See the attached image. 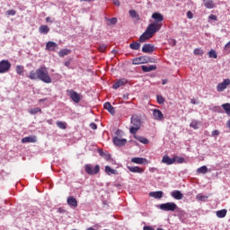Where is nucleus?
Returning <instances> with one entry per match:
<instances>
[{
	"mask_svg": "<svg viewBox=\"0 0 230 230\" xmlns=\"http://www.w3.org/2000/svg\"><path fill=\"white\" fill-rule=\"evenodd\" d=\"M169 44H170V46H176L177 45V40H175L173 39H171L169 40Z\"/></svg>",
	"mask_w": 230,
	"mask_h": 230,
	"instance_id": "49530a36",
	"label": "nucleus"
},
{
	"mask_svg": "<svg viewBox=\"0 0 230 230\" xmlns=\"http://www.w3.org/2000/svg\"><path fill=\"white\" fill-rule=\"evenodd\" d=\"M191 103H193V105H195V101L194 100H191Z\"/></svg>",
	"mask_w": 230,
	"mask_h": 230,
	"instance_id": "0e129e2a",
	"label": "nucleus"
},
{
	"mask_svg": "<svg viewBox=\"0 0 230 230\" xmlns=\"http://www.w3.org/2000/svg\"><path fill=\"white\" fill-rule=\"evenodd\" d=\"M109 22H111V24H116V22H118V19L117 18H111V19H109Z\"/></svg>",
	"mask_w": 230,
	"mask_h": 230,
	"instance_id": "8fccbe9b",
	"label": "nucleus"
},
{
	"mask_svg": "<svg viewBox=\"0 0 230 230\" xmlns=\"http://www.w3.org/2000/svg\"><path fill=\"white\" fill-rule=\"evenodd\" d=\"M141 69L144 73H150V71H155L157 69V66L155 65L142 66Z\"/></svg>",
	"mask_w": 230,
	"mask_h": 230,
	"instance_id": "a211bd4d",
	"label": "nucleus"
},
{
	"mask_svg": "<svg viewBox=\"0 0 230 230\" xmlns=\"http://www.w3.org/2000/svg\"><path fill=\"white\" fill-rule=\"evenodd\" d=\"M30 114H38V112H40V114H42V110L40 108H32L29 111Z\"/></svg>",
	"mask_w": 230,
	"mask_h": 230,
	"instance_id": "e433bc0d",
	"label": "nucleus"
},
{
	"mask_svg": "<svg viewBox=\"0 0 230 230\" xmlns=\"http://www.w3.org/2000/svg\"><path fill=\"white\" fill-rule=\"evenodd\" d=\"M171 196L172 199H175V200H182L184 194H182L181 190H173L171 192Z\"/></svg>",
	"mask_w": 230,
	"mask_h": 230,
	"instance_id": "4468645a",
	"label": "nucleus"
},
{
	"mask_svg": "<svg viewBox=\"0 0 230 230\" xmlns=\"http://www.w3.org/2000/svg\"><path fill=\"white\" fill-rule=\"evenodd\" d=\"M179 207L174 202H167L159 205V209L162 211H176Z\"/></svg>",
	"mask_w": 230,
	"mask_h": 230,
	"instance_id": "39448f33",
	"label": "nucleus"
},
{
	"mask_svg": "<svg viewBox=\"0 0 230 230\" xmlns=\"http://www.w3.org/2000/svg\"><path fill=\"white\" fill-rule=\"evenodd\" d=\"M156 100L159 105H163V103H164V97H163V95H157Z\"/></svg>",
	"mask_w": 230,
	"mask_h": 230,
	"instance_id": "a19ab883",
	"label": "nucleus"
},
{
	"mask_svg": "<svg viewBox=\"0 0 230 230\" xmlns=\"http://www.w3.org/2000/svg\"><path fill=\"white\" fill-rule=\"evenodd\" d=\"M30 80H40L44 84H51V76L46 66H40L36 71H31L28 75Z\"/></svg>",
	"mask_w": 230,
	"mask_h": 230,
	"instance_id": "f257e3e1",
	"label": "nucleus"
},
{
	"mask_svg": "<svg viewBox=\"0 0 230 230\" xmlns=\"http://www.w3.org/2000/svg\"><path fill=\"white\" fill-rule=\"evenodd\" d=\"M12 68V63L8 61V59H4L0 61V75H4V73H8Z\"/></svg>",
	"mask_w": 230,
	"mask_h": 230,
	"instance_id": "423d86ee",
	"label": "nucleus"
},
{
	"mask_svg": "<svg viewBox=\"0 0 230 230\" xmlns=\"http://www.w3.org/2000/svg\"><path fill=\"white\" fill-rule=\"evenodd\" d=\"M129 48H130V49H135L136 51H137V49H139L141 48V43H139V42L130 43Z\"/></svg>",
	"mask_w": 230,
	"mask_h": 230,
	"instance_id": "2f4dec72",
	"label": "nucleus"
},
{
	"mask_svg": "<svg viewBox=\"0 0 230 230\" xmlns=\"http://www.w3.org/2000/svg\"><path fill=\"white\" fill-rule=\"evenodd\" d=\"M217 218H225L226 215H227L226 209H221L216 212Z\"/></svg>",
	"mask_w": 230,
	"mask_h": 230,
	"instance_id": "c756f323",
	"label": "nucleus"
},
{
	"mask_svg": "<svg viewBox=\"0 0 230 230\" xmlns=\"http://www.w3.org/2000/svg\"><path fill=\"white\" fill-rule=\"evenodd\" d=\"M58 213H66V210L62 208H58Z\"/></svg>",
	"mask_w": 230,
	"mask_h": 230,
	"instance_id": "bf43d9fd",
	"label": "nucleus"
},
{
	"mask_svg": "<svg viewBox=\"0 0 230 230\" xmlns=\"http://www.w3.org/2000/svg\"><path fill=\"white\" fill-rule=\"evenodd\" d=\"M162 84H163V85H166V84H168V79H164L162 81Z\"/></svg>",
	"mask_w": 230,
	"mask_h": 230,
	"instance_id": "13d9d810",
	"label": "nucleus"
},
{
	"mask_svg": "<svg viewBox=\"0 0 230 230\" xmlns=\"http://www.w3.org/2000/svg\"><path fill=\"white\" fill-rule=\"evenodd\" d=\"M99 51H101V53H104L105 49H107V45L105 44H101L98 48Z\"/></svg>",
	"mask_w": 230,
	"mask_h": 230,
	"instance_id": "37998d69",
	"label": "nucleus"
},
{
	"mask_svg": "<svg viewBox=\"0 0 230 230\" xmlns=\"http://www.w3.org/2000/svg\"><path fill=\"white\" fill-rule=\"evenodd\" d=\"M84 172H86L88 175H98V173H100V165L93 166L91 164H84Z\"/></svg>",
	"mask_w": 230,
	"mask_h": 230,
	"instance_id": "20e7f679",
	"label": "nucleus"
},
{
	"mask_svg": "<svg viewBox=\"0 0 230 230\" xmlns=\"http://www.w3.org/2000/svg\"><path fill=\"white\" fill-rule=\"evenodd\" d=\"M230 85V79H225L222 83H219L217 86V91L222 93L227 89V86Z\"/></svg>",
	"mask_w": 230,
	"mask_h": 230,
	"instance_id": "6e6552de",
	"label": "nucleus"
},
{
	"mask_svg": "<svg viewBox=\"0 0 230 230\" xmlns=\"http://www.w3.org/2000/svg\"><path fill=\"white\" fill-rule=\"evenodd\" d=\"M143 230H155V229H154V227L152 226H146L143 227Z\"/></svg>",
	"mask_w": 230,
	"mask_h": 230,
	"instance_id": "6e6d98bb",
	"label": "nucleus"
},
{
	"mask_svg": "<svg viewBox=\"0 0 230 230\" xmlns=\"http://www.w3.org/2000/svg\"><path fill=\"white\" fill-rule=\"evenodd\" d=\"M69 53H71V50L67 49H63L58 52V56L63 58L66 57L67 55H69Z\"/></svg>",
	"mask_w": 230,
	"mask_h": 230,
	"instance_id": "473e14b6",
	"label": "nucleus"
},
{
	"mask_svg": "<svg viewBox=\"0 0 230 230\" xmlns=\"http://www.w3.org/2000/svg\"><path fill=\"white\" fill-rule=\"evenodd\" d=\"M66 202L68 206H71V208H78V201L73 196L68 197Z\"/></svg>",
	"mask_w": 230,
	"mask_h": 230,
	"instance_id": "aec40b11",
	"label": "nucleus"
},
{
	"mask_svg": "<svg viewBox=\"0 0 230 230\" xmlns=\"http://www.w3.org/2000/svg\"><path fill=\"white\" fill-rule=\"evenodd\" d=\"M148 39H152V36L148 34L146 31H145L139 38V42H145L146 40H148Z\"/></svg>",
	"mask_w": 230,
	"mask_h": 230,
	"instance_id": "c85d7f7f",
	"label": "nucleus"
},
{
	"mask_svg": "<svg viewBox=\"0 0 230 230\" xmlns=\"http://www.w3.org/2000/svg\"><path fill=\"white\" fill-rule=\"evenodd\" d=\"M203 5L205 6V8H208V10L215 8L216 6L215 2H213V0H203Z\"/></svg>",
	"mask_w": 230,
	"mask_h": 230,
	"instance_id": "412c9836",
	"label": "nucleus"
},
{
	"mask_svg": "<svg viewBox=\"0 0 230 230\" xmlns=\"http://www.w3.org/2000/svg\"><path fill=\"white\" fill-rule=\"evenodd\" d=\"M196 199H197V200L204 201V200H206V199H208V197L204 196L203 194H198L196 196Z\"/></svg>",
	"mask_w": 230,
	"mask_h": 230,
	"instance_id": "79ce46f5",
	"label": "nucleus"
},
{
	"mask_svg": "<svg viewBox=\"0 0 230 230\" xmlns=\"http://www.w3.org/2000/svg\"><path fill=\"white\" fill-rule=\"evenodd\" d=\"M128 169L132 173H145V169H143L139 166H128Z\"/></svg>",
	"mask_w": 230,
	"mask_h": 230,
	"instance_id": "f3484780",
	"label": "nucleus"
},
{
	"mask_svg": "<svg viewBox=\"0 0 230 230\" xmlns=\"http://www.w3.org/2000/svg\"><path fill=\"white\" fill-rule=\"evenodd\" d=\"M57 126L58 127V128H61L62 130H66V122L63 121H57Z\"/></svg>",
	"mask_w": 230,
	"mask_h": 230,
	"instance_id": "4c0bfd02",
	"label": "nucleus"
},
{
	"mask_svg": "<svg viewBox=\"0 0 230 230\" xmlns=\"http://www.w3.org/2000/svg\"><path fill=\"white\" fill-rule=\"evenodd\" d=\"M125 84H127L125 79H119L118 82L113 84V89H119V87H121V85H125Z\"/></svg>",
	"mask_w": 230,
	"mask_h": 230,
	"instance_id": "a878e982",
	"label": "nucleus"
},
{
	"mask_svg": "<svg viewBox=\"0 0 230 230\" xmlns=\"http://www.w3.org/2000/svg\"><path fill=\"white\" fill-rule=\"evenodd\" d=\"M153 116L157 121H163V119H164V115L160 110L157 109L153 110Z\"/></svg>",
	"mask_w": 230,
	"mask_h": 230,
	"instance_id": "9d476101",
	"label": "nucleus"
},
{
	"mask_svg": "<svg viewBox=\"0 0 230 230\" xmlns=\"http://www.w3.org/2000/svg\"><path fill=\"white\" fill-rule=\"evenodd\" d=\"M208 57L209 58H217L218 55H217V51H215L214 49H211L208 52Z\"/></svg>",
	"mask_w": 230,
	"mask_h": 230,
	"instance_id": "58836bf2",
	"label": "nucleus"
},
{
	"mask_svg": "<svg viewBox=\"0 0 230 230\" xmlns=\"http://www.w3.org/2000/svg\"><path fill=\"white\" fill-rule=\"evenodd\" d=\"M226 127L227 128H230V119L226 121Z\"/></svg>",
	"mask_w": 230,
	"mask_h": 230,
	"instance_id": "e2e57ef3",
	"label": "nucleus"
},
{
	"mask_svg": "<svg viewBox=\"0 0 230 230\" xmlns=\"http://www.w3.org/2000/svg\"><path fill=\"white\" fill-rule=\"evenodd\" d=\"M105 172L107 173V175H116L117 171L111 168V166L106 165L105 166Z\"/></svg>",
	"mask_w": 230,
	"mask_h": 230,
	"instance_id": "7c9ffc66",
	"label": "nucleus"
},
{
	"mask_svg": "<svg viewBox=\"0 0 230 230\" xmlns=\"http://www.w3.org/2000/svg\"><path fill=\"white\" fill-rule=\"evenodd\" d=\"M131 163H134L135 164H148V160H146V158L133 157L131 158Z\"/></svg>",
	"mask_w": 230,
	"mask_h": 230,
	"instance_id": "dca6fc26",
	"label": "nucleus"
},
{
	"mask_svg": "<svg viewBox=\"0 0 230 230\" xmlns=\"http://www.w3.org/2000/svg\"><path fill=\"white\" fill-rule=\"evenodd\" d=\"M187 17H188V19H193V13H191L190 11H189V12L187 13Z\"/></svg>",
	"mask_w": 230,
	"mask_h": 230,
	"instance_id": "603ef678",
	"label": "nucleus"
},
{
	"mask_svg": "<svg viewBox=\"0 0 230 230\" xmlns=\"http://www.w3.org/2000/svg\"><path fill=\"white\" fill-rule=\"evenodd\" d=\"M8 15H15V10H9L7 11Z\"/></svg>",
	"mask_w": 230,
	"mask_h": 230,
	"instance_id": "864d4df0",
	"label": "nucleus"
},
{
	"mask_svg": "<svg viewBox=\"0 0 230 230\" xmlns=\"http://www.w3.org/2000/svg\"><path fill=\"white\" fill-rule=\"evenodd\" d=\"M194 55H204V50L201 49H195L193 51Z\"/></svg>",
	"mask_w": 230,
	"mask_h": 230,
	"instance_id": "c03bdc74",
	"label": "nucleus"
},
{
	"mask_svg": "<svg viewBox=\"0 0 230 230\" xmlns=\"http://www.w3.org/2000/svg\"><path fill=\"white\" fill-rule=\"evenodd\" d=\"M155 48L152 44H145L142 48L143 53H154Z\"/></svg>",
	"mask_w": 230,
	"mask_h": 230,
	"instance_id": "2eb2a0df",
	"label": "nucleus"
},
{
	"mask_svg": "<svg viewBox=\"0 0 230 230\" xmlns=\"http://www.w3.org/2000/svg\"><path fill=\"white\" fill-rule=\"evenodd\" d=\"M136 139L144 145H147L148 139L145 138L144 137H136Z\"/></svg>",
	"mask_w": 230,
	"mask_h": 230,
	"instance_id": "ea45409f",
	"label": "nucleus"
},
{
	"mask_svg": "<svg viewBox=\"0 0 230 230\" xmlns=\"http://www.w3.org/2000/svg\"><path fill=\"white\" fill-rule=\"evenodd\" d=\"M175 161H177L176 158H171L170 156H168L167 155H164L163 159H162V163L164 164H167V165H171L175 164Z\"/></svg>",
	"mask_w": 230,
	"mask_h": 230,
	"instance_id": "ddd939ff",
	"label": "nucleus"
},
{
	"mask_svg": "<svg viewBox=\"0 0 230 230\" xmlns=\"http://www.w3.org/2000/svg\"><path fill=\"white\" fill-rule=\"evenodd\" d=\"M208 19H209L210 21H217V15H215V14H210V15L208 16Z\"/></svg>",
	"mask_w": 230,
	"mask_h": 230,
	"instance_id": "de8ad7c7",
	"label": "nucleus"
},
{
	"mask_svg": "<svg viewBox=\"0 0 230 230\" xmlns=\"http://www.w3.org/2000/svg\"><path fill=\"white\" fill-rule=\"evenodd\" d=\"M174 159H176L175 163H179L180 164H182V163H184L183 157L175 156Z\"/></svg>",
	"mask_w": 230,
	"mask_h": 230,
	"instance_id": "a18cd8bd",
	"label": "nucleus"
},
{
	"mask_svg": "<svg viewBox=\"0 0 230 230\" xmlns=\"http://www.w3.org/2000/svg\"><path fill=\"white\" fill-rule=\"evenodd\" d=\"M163 190L152 191L149 193V197H152L153 199H163Z\"/></svg>",
	"mask_w": 230,
	"mask_h": 230,
	"instance_id": "4be33fe9",
	"label": "nucleus"
},
{
	"mask_svg": "<svg viewBox=\"0 0 230 230\" xmlns=\"http://www.w3.org/2000/svg\"><path fill=\"white\" fill-rule=\"evenodd\" d=\"M80 1H84V2H87V1H88V2H90L91 0H80Z\"/></svg>",
	"mask_w": 230,
	"mask_h": 230,
	"instance_id": "69168bd1",
	"label": "nucleus"
},
{
	"mask_svg": "<svg viewBox=\"0 0 230 230\" xmlns=\"http://www.w3.org/2000/svg\"><path fill=\"white\" fill-rule=\"evenodd\" d=\"M90 128H92L93 130H96V128H98V126L96 125V123L93 122L90 124Z\"/></svg>",
	"mask_w": 230,
	"mask_h": 230,
	"instance_id": "09e8293b",
	"label": "nucleus"
},
{
	"mask_svg": "<svg viewBox=\"0 0 230 230\" xmlns=\"http://www.w3.org/2000/svg\"><path fill=\"white\" fill-rule=\"evenodd\" d=\"M222 108L226 111V114H227V116H230V103L227 102V103L222 104Z\"/></svg>",
	"mask_w": 230,
	"mask_h": 230,
	"instance_id": "72a5a7b5",
	"label": "nucleus"
},
{
	"mask_svg": "<svg viewBox=\"0 0 230 230\" xmlns=\"http://www.w3.org/2000/svg\"><path fill=\"white\" fill-rule=\"evenodd\" d=\"M202 125V123L199 120H192L190 124V127L191 128H194L195 130H197V128H200V126Z\"/></svg>",
	"mask_w": 230,
	"mask_h": 230,
	"instance_id": "bb28decb",
	"label": "nucleus"
},
{
	"mask_svg": "<svg viewBox=\"0 0 230 230\" xmlns=\"http://www.w3.org/2000/svg\"><path fill=\"white\" fill-rule=\"evenodd\" d=\"M215 136H220V131H218V130H217V129H216V130H213V131H212V137H215Z\"/></svg>",
	"mask_w": 230,
	"mask_h": 230,
	"instance_id": "3c124183",
	"label": "nucleus"
},
{
	"mask_svg": "<svg viewBox=\"0 0 230 230\" xmlns=\"http://www.w3.org/2000/svg\"><path fill=\"white\" fill-rule=\"evenodd\" d=\"M40 33H43L44 35H48L49 33V27L48 25H41L39 28Z\"/></svg>",
	"mask_w": 230,
	"mask_h": 230,
	"instance_id": "cd10ccee",
	"label": "nucleus"
},
{
	"mask_svg": "<svg viewBox=\"0 0 230 230\" xmlns=\"http://www.w3.org/2000/svg\"><path fill=\"white\" fill-rule=\"evenodd\" d=\"M147 62H148V58L140 57V58H134L132 61V64H134V66H139V64H146Z\"/></svg>",
	"mask_w": 230,
	"mask_h": 230,
	"instance_id": "f8f14e48",
	"label": "nucleus"
},
{
	"mask_svg": "<svg viewBox=\"0 0 230 230\" xmlns=\"http://www.w3.org/2000/svg\"><path fill=\"white\" fill-rule=\"evenodd\" d=\"M197 173H208V166L203 165L197 169Z\"/></svg>",
	"mask_w": 230,
	"mask_h": 230,
	"instance_id": "c9c22d12",
	"label": "nucleus"
},
{
	"mask_svg": "<svg viewBox=\"0 0 230 230\" xmlns=\"http://www.w3.org/2000/svg\"><path fill=\"white\" fill-rule=\"evenodd\" d=\"M47 123H49V125H53V119H48Z\"/></svg>",
	"mask_w": 230,
	"mask_h": 230,
	"instance_id": "680f3d73",
	"label": "nucleus"
},
{
	"mask_svg": "<svg viewBox=\"0 0 230 230\" xmlns=\"http://www.w3.org/2000/svg\"><path fill=\"white\" fill-rule=\"evenodd\" d=\"M104 109H106V111H108V112H110V114H116V110L114 109L112 104H111V102H105Z\"/></svg>",
	"mask_w": 230,
	"mask_h": 230,
	"instance_id": "5701e85b",
	"label": "nucleus"
},
{
	"mask_svg": "<svg viewBox=\"0 0 230 230\" xmlns=\"http://www.w3.org/2000/svg\"><path fill=\"white\" fill-rule=\"evenodd\" d=\"M129 16L134 19L135 22H139V14L136 10H129Z\"/></svg>",
	"mask_w": 230,
	"mask_h": 230,
	"instance_id": "b1692460",
	"label": "nucleus"
},
{
	"mask_svg": "<svg viewBox=\"0 0 230 230\" xmlns=\"http://www.w3.org/2000/svg\"><path fill=\"white\" fill-rule=\"evenodd\" d=\"M113 145H115V146H125V145H127V139L114 137Z\"/></svg>",
	"mask_w": 230,
	"mask_h": 230,
	"instance_id": "9b49d317",
	"label": "nucleus"
},
{
	"mask_svg": "<svg viewBox=\"0 0 230 230\" xmlns=\"http://www.w3.org/2000/svg\"><path fill=\"white\" fill-rule=\"evenodd\" d=\"M22 143H37V137H25L22 139Z\"/></svg>",
	"mask_w": 230,
	"mask_h": 230,
	"instance_id": "393cba45",
	"label": "nucleus"
},
{
	"mask_svg": "<svg viewBox=\"0 0 230 230\" xmlns=\"http://www.w3.org/2000/svg\"><path fill=\"white\" fill-rule=\"evenodd\" d=\"M161 28H163V23H151L148 25L146 31L149 36L154 37Z\"/></svg>",
	"mask_w": 230,
	"mask_h": 230,
	"instance_id": "7ed1b4c3",
	"label": "nucleus"
},
{
	"mask_svg": "<svg viewBox=\"0 0 230 230\" xmlns=\"http://www.w3.org/2000/svg\"><path fill=\"white\" fill-rule=\"evenodd\" d=\"M131 125H133L129 128L130 134H137V130L141 128V117L139 115H133L131 117Z\"/></svg>",
	"mask_w": 230,
	"mask_h": 230,
	"instance_id": "f03ea898",
	"label": "nucleus"
},
{
	"mask_svg": "<svg viewBox=\"0 0 230 230\" xmlns=\"http://www.w3.org/2000/svg\"><path fill=\"white\" fill-rule=\"evenodd\" d=\"M66 93L75 103H80L82 97L75 90H66Z\"/></svg>",
	"mask_w": 230,
	"mask_h": 230,
	"instance_id": "0eeeda50",
	"label": "nucleus"
},
{
	"mask_svg": "<svg viewBox=\"0 0 230 230\" xmlns=\"http://www.w3.org/2000/svg\"><path fill=\"white\" fill-rule=\"evenodd\" d=\"M46 22H53V21H51V17H47L46 18Z\"/></svg>",
	"mask_w": 230,
	"mask_h": 230,
	"instance_id": "052dcab7",
	"label": "nucleus"
},
{
	"mask_svg": "<svg viewBox=\"0 0 230 230\" xmlns=\"http://www.w3.org/2000/svg\"><path fill=\"white\" fill-rule=\"evenodd\" d=\"M152 18L155 20V22L153 24H163V21L164 20V17L161 13H155L152 14Z\"/></svg>",
	"mask_w": 230,
	"mask_h": 230,
	"instance_id": "1a4fd4ad",
	"label": "nucleus"
},
{
	"mask_svg": "<svg viewBox=\"0 0 230 230\" xmlns=\"http://www.w3.org/2000/svg\"><path fill=\"white\" fill-rule=\"evenodd\" d=\"M46 49L48 51H55V49H58V45L53 41H49L46 45Z\"/></svg>",
	"mask_w": 230,
	"mask_h": 230,
	"instance_id": "6ab92c4d",
	"label": "nucleus"
},
{
	"mask_svg": "<svg viewBox=\"0 0 230 230\" xmlns=\"http://www.w3.org/2000/svg\"><path fill=\"white\" fill-rule=\"evenodd\" d=\"M65 66H66V67H69V66H71V62L70 61H66Z\"/></svg>",
	"mask_w": 230,
	"mask_h": 230,
	"instance_id": "4d7b16f0",
	"label": "nucleus"
},
{
	"mask_svg": "<svg viewBox=\"0 0 230 230\" xmlns=\"http://www.w3.org/2000/svg\"><path fill=\"white\" fill-rule=\"evenodd\" d=\"M113 1V4H115V6H119L121 4L119 3V0H112Z\"/></svg>",
	"mask_w": 230,
	"mask_h": 230,
	"instance_id": "5fc2aeb1",
	"label": "nucleus"
},
{
	"mask_svg": "<svg viewBox=\"0 0 230 230\" xmlns=\"http://www.w3.org/2000/svg\"><path fill=\"white\" fill-rule=\"evenodd\" d=\"M16 73L17 75H24V66L21 65L16 66Z\"/></svg>",
	"mask_w": 230,
	"mask_h": 230,
	"instance_id": "f704fd0d",
	"label": "nucleus"
}]
</instances>
